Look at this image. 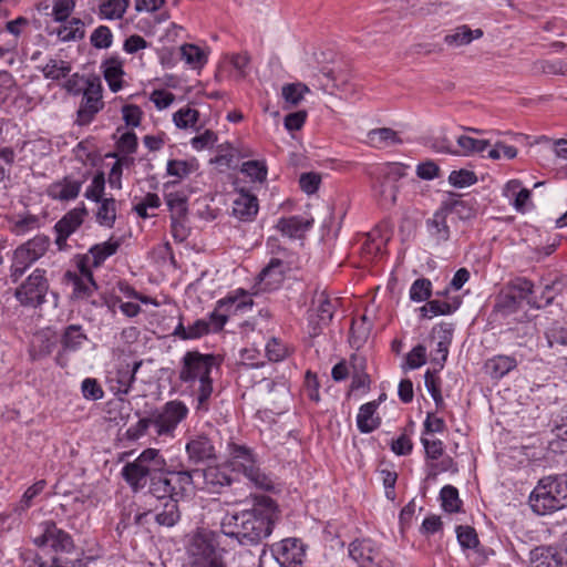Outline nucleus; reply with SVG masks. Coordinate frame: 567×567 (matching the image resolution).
<instances>
[{"label":"nucleus","mask_w":567,"mask_h":567,"mask_svg":"<svg viewBox=\"0 0 567 567\" xmlns=\"http://www.w3.org/2000/svg\"><path fill=\"white\" fill-rule=\"evenodd\" d=\"M274 515L271 501L265 505L257 504L250 509L227 513L220 522V532L236 538L241 545L258 544L271 534Z\"/></svg>","instance_id":"nucleus-1"},{"label":"nucleus","mask_w":567,"mask_h":567,"mask_svg":"<svg viewBox=\"0 0 567 567\" xmlns=\"http://www.w3.org/2000/svg\"><path fill=\"white\" fill-rule=\"evenodd\" d=\"M219 365L214 354H203L198 351H187L182 359L179 380L193 386L195 410L198 413L209 411V402L214 391L212 372Z\"/></svg>","instance_id":"nucleus-2"},{"label":"nucleus","mask_w":567,"mask_h":567,"mask_svg":"<svg viewBox=\"0 0 567 567\" xmlns=\"http://www.w3.org/2000/svg\"><path fill=\"white\" fill-rule=\"evenodd\" d=\"M529 505L538 515H547L567 506V475L540 478L530 493Z\"/></svg>","instance_id":"nucleus-3"},{"label":"nucleus","mask_w":567,"mask_h":567,"mask_svg":"<svg viewBox=\"0 0 567 567\" xmlns=\"http://www.w3.org/2000/svg\"><path fill=\"white\" fill-rule=\"evenodd\" d=\"M167 472V462L159 450L148 447L133 462L125 464L122 476L134 491L144 488L147 481Z\"/></svg>","instance_id":"nucleus-4"},{"label":"nucleus","mask_w":567,"mask_h":567,"mask_svg":"<svg viewBox=\"0 0 567 567\" xmlns=\"http://www.w3.org/2000/svg\"><path fill=\"white\" fill-rule=\"evenodd\" d=\"M372 195L381 207H392L396 202L398 183L405 176V166L399 163H383L369 169Z\"/></svg>","instance_id":"nucleus-5"},{"label":"nucleus","mask_w":567,"mask_h":567,"mask_svg":"<svg viewBox=\"0 0 567 567\" xmlns=\"http://www.w3.org/2000/svg\"><path fill=\"white\" fill-rule=\"evenodd\" d=\"M50 247V238L45 235H37L28 241L19 245L12 254L10 265V278L17 282L25 271L41 257Z\"/></svg>","instance_id":"nucleus-6"},{"label":"nucleus","mask_w":567,"mask_h":567,"mask_svg":"<svg viewBox=\"0 0 567 567\" xmlns=\"http://www.w3.org/2000/svg\"><path fill=\"white\" fill-rule=\"evenodd\" d=\"M188 413L187 405L179 400H171L154 410L151 415L156 435L173 439L177 426L187 417Z\"/></svg>","instance_id":"nucleus-7"},{"label":"nucleus","mask_w":567,"mask_h":567,"mask_svg":"<svg viewBox=\"0 0 567 567\" xmlns=\"http://www.w3.org/2000/svg\"><path fill=\"white\" fill-rule=\"evenodd\" d=\"M229 455L234 468L241 471L244 475L256 486L269 488L271 481L264 474L256 464L252 451L245 445L230 443L228 445Z\"/></svg>","instance_id":"nucleus-8"},{"label":"nucleus","mask_w":567,"mask_h":567,"mask_svg":"<svg viewBox=\"0 0 567 567\" xmlns=\"http://www.w3.org/2000/svg\"><path fill=\"white\" fill-rule=\"evenodd\" d=\"M349 557L358 567H393L381 547L370 538H357L348 546Z\"/></svg>","instance_id":"nucleus-9"},{"label":"nucleus","mask_w":567,"mask_h":567,"mask_svg":"<svg viewBox=\"0 0 567 567\" xmlns=\"http://www.w3.org/2000/svg\"><path fill=\"white\" fill-rule=\"evenodd\" d=\"M44 269H34L28 278L16 289L14 297L25 307H38L45 301L49 281Z\"/></svg>","instance_id":"nucleus-10"},{"label":"nucleus","mask_w":567,"mask_h":567,"mask_svg":"<svg viewBox=\"0 0 567 567\" xmlns=\"http://www.w3.org/2000/svg\"><path fill=\"white\" fill-rule=\"evenodd\" d=\"M103 87L99 79H87L82 93V100L76 112L75 123L80 126L89 125L95 115L104 107Z\"/></svg>","instance_id":"nucleus-11"},{"label":"nucleus","mask_w":567,"mask_h":567,"mask_svg":"<svg viewBox=\"0 0 567 567\" xmlns=\"http://www.w3.org/2000/svg\"><path fill=\"white\" fill-rule=\"evenodd\" d=\"M219 534L208 528H197L189 538L187 550L193 558L192 561L208 559L219 555Z\"/></svg>","instance_id":"nucleus-12"},{"label":"nucleus","mask_w":567,"mask_h":567,"mask_svg":"<svg viewBox=\"0 0 567 567\" xmlns=\"http://www.w3.org/2000/svg\"><path fill=\"white\" fill-rule=\"evenodd\" d=\"M271 550L281 567H303L307 546L301 539L285 538L274 544Z\"/></svg>","instance_id":"nucleus-13"},{"label":"nucleus","mask_w":567,"mask_h":567,"mask_svg":"<svg viewBox=\"0 0 567 567\" xmlns=\"http://www.w3.org/2000/svg\"><path fill=\"white\" fill-rule=\"evenodd\" d=\"M38 547H51L54 551H71L73 540L71 536L59 528L52 520H45L40 525V534L33 538Z\"/></svg>","instance_id":"nucleus-14"},{"label":"nucleus","mask_w":567,"mask_h":567,"mask_svg":"<svg viewBox=\"0 0 567 567\" xmlns=\"http://www.w3.org/2000/svg\"><path fill=\"white\" fill-rule=\"evenodd\" d=\"M251 298L243 290H238L235 295L227 296L217 302V308L209 315L210 331H220L227 322L228 316L220 312L225 308L227 312L238 311L246 307H251Z\"/></svg>","instance_id":"nucleus-15"},{"label":"nucleus","mask_w":567,"mask_h":567,"mask_svg":"<svg viewBox=\"0 0 567 567\" xmlns=\"http://www.w3.org/2000/svg\"><path fill=\"white\" fill-rule=\"evenodd\" d=\"M340 301L338 298H331L326 291L317 292L313 298V306L316 311L317 321L310 320L311 336H318L323 327H327L333 315L339 307Z\"/></svg>","instance_id":"nucleus-16"},{"label":"nucleus","mask_w":567,"mask_h":567,"mask_svg":"<svg viewBox=\"0 0 567 567\" xmlns=\"http://www.w3.org/2000/svg\"><path fill=\"white\" fill-rule=\"evenodd\" d=\"M185 451L188 461L193 464L216 460V449L212 440L205 434L190 436L186 443Z\"/></svg>","instance_id":"nucleus-17"},{"label":"nucleus","mask_w":567,"mask_h":567,"mask_svg":"<svg viewBox=\"0 0 567 567\" xmlns=\"http://www.w3.org/2000/svg\"><path fill=\"white\" fill-rule=\"evenodd\" d=\"M142 363V361H136L133 365L128 363L120 364L109 377L111 391H113L114 394H127L135 382V375Z\"/></svg>","instance_id":"nucleus-18"},{"label":"nucleus","mask_w":567,"mask_h":567,"mask_svg":"<svg viewBox=\"0 0 567 567\" xmlns=\"http://www.w3.org/2000/svg\"><path fill=\"white\" fill-rule=\"evenodd\" d=\"M78 268L79 272L68 271L65 274V278L68 282L72 285L73 297L76 299H85L93 293V291L96 289V285L93 279L91 269L79 264Z\"/></svg>","instance_id":"nucleus-19"},{"label":"nucleus","mask_w":567,"mask_h":567,"mask_svg":"<svg viewBox=\"0 0 567 567\" xmlns=\"http://www.w3.org/2000/svg\"><path fill=\"white\" fill-rule=\"evenodd\" d=\"M196 476L199 480V488L209 493H218L231 483L227 473L218 466H208L205 470L197 468Z\"/></svg>","instance_id":"nucleus-20"},{"label":"nucleus","mask_w":567,"mask_h":567,"mask_svg":"<svg viewBox=\"0 0 567 567\" xmlns=\"http://www.w3.org/2000/svg\"><path fill=\"white\" fill-rule=\"evenodd\" d=\"M82 184V181L74 179L71 176H65L62 179L50 184L47 188V194L54 200H74L81 192Z\"/></svg>","instance_id":"nucleus-21"},{"label":"nucleus","mask_w":567,"mask_h":567,"mask_svg":"<svg viewBox=\"0 0 567 567\" xmlns=\"http://www.w3.org/2000/svg\"><path fill=\"white\" fill-rule=\"evenodd\" d=\"M85 215V207L74 208L65 214L63 218L55 224V230L58 233L55 241L60 248L65 245L68 237L82 225Z\"/></svg>","instance_id":"nucleus-22"},{"label":"nucleus","mask_w":567,"mask_h":567,"mask_svg":"<svg viewBox=\"0 0 567 567\" xmlns=\"http://www.w3.org/2000/svg\"><path fill=\"white\" fill-rule=\"evenodd\" d=\"M171 474V482L174 487L175 498L189 496L199 488V480L196 476L197 468L190 471L166 472Z\"/></svg>","instance_id":"nucleus-23"},{"label":"nucleus","mask_w":567,"mask_h":567,"mask_svg":"<svg viewBox=\"0 0 567 567\" xmlns=\"http://www.w3.org/2000/svg\"><path fill=\"white\" fill-rule=\"evenodd\" d=\"M120 247L118 241L107 240L92 246L87 254L83 255L79 260V265H83L91 269V267H100L109 257L116 254Z\"/></svg>","instance_id":"nucleus-24"},{"label":"nucleus","mask_w":567,"mask_h":567,"mask_svg":"<svg viewBox=\"0 0 567 567\" xmlns=\"http://www.w3.org/2000/svg\"><path fill=\"white\" fill-rule=\"evenodd\" d=\"M450 221L451 218L442 206L426 220L427 233L437 245L450 239Z\"/></svg>","instance_id":"nucleus-25"},{"label":"nucleus","mask_w":567,"mask_h":567,"mask_svg":"<svg viewBox=\"0 0 567 567\" xmlns=\"http://www.w3.org/2000/svg\"><path fill=\"white\" fill-rule=\"evenodd\" d=\"M313 220L302 216L281 217L276 224V229L289 238H299L310 229Z\"/></svg>","instance_id":"nucleus-26"},{"label":"nucleus","mask_w":567,"mask_h":567,"mask_svg":"<svg viewBox=\"0 0 567 567\" xmlns=\"http://www.w3.org/2000/svg\"><path fill=\"white\" fill-rule=\"evenodd\" d=\"M50 35H56L62 42L82 40L85 35L84 23L80 18H72L56 28H49Z\"/></svg>","instance_id":"nucleus-27"},{"label":"nucleus","mask_w":567,"mask_h":567,"mask_svg":"<svg viewBox=\"0 0 567 567\" xmlns=\"http://www.w3.org/2000/svg\"><path fill=\"white\" fill-rule=\"evenodd\" d=\"M286 266L279 258H271L267 267H265L258 276L259 284L264 285V289L277 288L284 279Z\"/></svg>","instance_id":"nucleus-28"},{"label":"nucleus","mask_w":567,"mask_h":567,"mask_svg":"<svg viewBox=\"0 0 567 567\" xmlns=\"http://www.w3.org/2000/svg\"><path fill=\"white\" fill-rule=\"evenodd\" d=\"M258 213L256 196L240 192L233 204V214L240 220H251Z\"/></svg>","instance_id":"nucleus-29"},{"label":"nucleus","mask_w":567,"mask_h":567,"mask_svg":"<svg viewBox=\"0 0 567 567\" xmlns=\"http://www.w3.org/2000/svg\"><path fill=\"white\" fill-rule=\"evenodd\" d=\"M103 75L112 92H118L124 75L123 61L118 56H111L102 63Z\"/></svg>","instance_id":"nucleus-30"},{"label":"nucleus","mask_w":567,"mask_h":567,"mask_svg":"<svg viewBox=\"0 0 567 567\" xmlns=\"http://www.w3.org/2000/svg\"><path fill=\"white\" fill-rule=\"evenodd\" d=\"M455 142L454 156H473L483 153L489 146L487 140H478L465 134L455 136Z\"/></svg>","instance_id":"nucleus-31"},{"label":"nucleus","mask_w":567,"mask_h":567,"mask_svg":"<svg viewBox=\"0 0 567 567\" xmlns=\"http://www.w3.org/2000/svg\"><path fill=\"white\" fill-rule=\"evenodd\" d=\"M517 367V360L512 355H495L485 362L486 373L492 379L499 380Z\"/></svg>","instance_id":"nucleus-32"},{"label":"nucleus","mask_w":567,"mask_h":567,"mask_svg":"<svg viewBox=\"0 0 567 567\" xmlns=\"http://www.w3.org/2000/svg\"><path fill=\"white\" fill-rule=\"evenodd\" d=\"M173 122L178 128H192L196 132H199L205 126V123L200 122L199 111L189 105H185L176 111L173 114Z\"/></svg>","instance_id":"nucleus-33"},{"label":"nucleus","mask_w":567,"mask_h":567,"mask_svg":"<svg viewBox=\"0 0 567 567\" xmlns=\"http://www.w3.org/2000/svg\"><path fill=\"white\" fill-rule=\"evenodd\" d=\"M367 143L375 148H386L402 143V140L394 130L390 127H380L368 132Z\"/></svg>","instance_id":"nucleus-34"},{"label":"nucleus","mask_w":567,"mask_h":567,"mask_svg":"<svg viewBox=\"0 0 567 567\" xmlns=\"http://www.w3.org/2000/svg\"><path fill=\"white\" fill-rule=\"evenodd\" d=\"M378 401L363 404L357 415V425L361 433H370L379 427L380 417L377 415Z\"/></svg>","instance_id":"nucleus-35"},{"label":"nucleus","mask_w":567,"mask_h":567,"mask_svg":"<svg viewBox=\"0 0 567 567\" xmlns=\"http://www.w3.org/2000/svg\"><path fill=\"white\" fill-rule=\"evenodd\" d=\"M508 290L519 300L526 301L533 308H542V301L533 296L534 285L526 278H516L508 284Z\"/></svg>","instance_id":"nucleus-36"},{"label":"nucleus","mask_w":567,"mask_h":567,"mask_svg":"<svg viewBox=\"0 0 567 567\" xmlns=\"http://www.w3.org/2000/svg\"><path fill=\"white\" fill-rule=\"evenodd\" d=\"M181 518L177 498H167L156 507L155 520L161 526L172 527Z\"/></svg>","instance_id":"nucleus-37"},{"label":"nucleus","mask_w":567,"mask_h":567,"mask_svg":"<svg viewBox=\"0 0 567 567\" xmlns=\"http://www.w3.org/2000/svg\"><path fill=\"white\" fill-rule=\"evenodd\" d=\"M210 332V323L205 319H198L193 324L185 327L182 320L173 331V336L181 340H194Z\"/></svg>","instance_id":"nucleus-38"},{"label":"nucleus","mask_w":567,"mask_h":567,"mask_svg":"<svg viewBox=\"0 0 567 567\" xmlns=\"http://www.w3.org/2000/svg\"><path fill=\"white\" fill-rule=\"evenodd\" d=\"M504 196L514 205L517 212H525L530 199V190L520 187V182L509 181L504 187Z\"/></svg>","instance_id":"nucleus-39"},{"label":"nucleus","mask_w":567,"mask_h":567,"mask_svg":"<svg viewBox=\"0 0 567 567\" xmlns=\"http://www.w3.org/2000/svg\"><path fill=\"white\" fill-rule=\"evenodd\" d=\"M483 35L481 29L472 30L467 25H460L453 30L452 33L446 34L444 42L450 47H463L470 44L474 39H480Z\"/></svg>","instance_id":"nucleus-40"},{"label":"nucleus","mask_w":567,"mask_h":567,"mask_svg":"<svg viewBox=\"0 0 567 567\" xmlns=\"http://www.w3.org/2000/svg\"><path fill=\"white\" fill-rule=\"evenodd\" d=\"M87 340V336L80 324L68 326L61 337V344L64 351H76Z\"/></svg>","instance_id":"nucleus-41"},{"label":"nucleus","mask_w":567,"mask_h":567,"mask_svg":"<svg viewBox=\"0 0 567 567\" xmlns=\"http://www.w3.org/2000/svg\"><path fill=\"white\" fill-rule=\"evenodd\" d=\"M441 206L450 216L451 220H453L454 217L467 220L475 215V210L470 203L460 198L447 199L443 202Z\"/></svg>","instance_id":"nucleus-42"},{"label":"nucleus","mask_w":567,"mask_h":567,"mask_svg":"<svg viewBox=\"0 0 567 567\" xmlns=\"http://www.w3.org/2000/svg\"><path fill=\"white\" fill-rule=\"evenodd\" d=\"M130 6V0H105L99 7V17L104 20L122 19Z\"/></svg>","instance_id":"nucleus-43"},{"label":"nucleus","mask_w":567,"mask_h":567,"mask_svg":"<svg viewBox=\"0 0 567 567\" xmlns=\"http://www.w3.org/2000/svg\"><path fill=\"white\" fill-rule=\"evenodd\" d=\"M198 163L196 159H171L167 162V175L176 177L178 181L188 177L192 173L196 172Z\"/></svg>","instance_id":"nucleus-44"},{"label":"nucleus","mask_w":567,"mask_h":567,"mask_svg":"<svg viewBox=\"0 0 567 567\" xmlns=\"http://www.w3.org/2000/svg\"><path fill=\"white\" fill-rule=\"evenodd\" d=\"M100 206L96 212V219L100 225L105 227H113L116 219V202L114 198H104L100 200Z\"/></svg>","instance_id":"nucleus-45"},{"label":"nucleus","mask_w":567,"mask_h":567,"mask_svg":"<svg viewBox=\"0 0 567 567\" xmlns=\"http://www.w3.org/2000/svg\"><path fill=\"white\" fill-rule=\"evenodd\" d=\"M389 239V234H385L382 227L378 226L367 234L364 249L369 254H381Z\"/></svg>","instance_id":"nucleus-46"},{"label":"nucleus","mask_w":567,"mask_h":567,"mask_svg":"<svg viewBox=\"0 0 567 567\" xmlns=\"http://www.w3.org/2000/svg\"><path fill=\"white\" fill-rule=\"evenodd\" d=\"M181 55L186 64L193 69L202 68L207 61L204 51L195 44H183L181 47Z\"/></svg>","instance_id":"nucleus-47"},{"label":"nucleus","mask_w":567,"mask_h":567,"mask_svg":"<svg viewBox=\"0 0 567 567\" xmlns=\"http://www.w3.org/2000/svg\"><path fill=\"white\" fill-rule=\"evenodd\" d=\"M442 508L447 513H458L462 508V501L458 491L452 485H445L440 492Z\"/></svg>","instance_id":"nucleus-48"},{"label":"nucleus","mask_w":567,"mask_h":567,"mask_svg":"<svg viewBox=\"0 0 567 567\" xmlns=\"http://www.w3.org/2000/svg\"><path fill=\"white\" fill-rule=\"evenodd\" d=\"M71 70L72 68L69 62L63 60L51 59L42 68V73L45 79L58 81L64 79L71 72Z\"/></svg>","instance_id":"nucleus-49"},{"label":"nucleus","mask_w":567,"mask_h":567,"mask_svg":"<svg viewBox=\"0 0 567 567\" xmlns=\"http://www.w3.org/2000/svg\"><path fill=\"white\" fill-rule=\"evenodd\" d=\"M150 491L156 498L162 499L163 502L167 498H175L171 478L166 476L157 475L151 480Z\"/></svg>","instance_id":"nucleus-50"},{"label":"nucleus","mask_w":567,"mask_h":567,"mask_svg":"<svg viewBox=\"0 0 567 567\" xmlns=\"http://www.w3.org/2000/svg\"><path fill=\"white\" fill-rule=\"evenodd\" d=\"M454 310L455 307H452L449 302L441 300H431L420 308L422 318L426 319H432L433 317L441 315H450Z\"/></svg>","instance_id":"nucleus-51"},{"label":"nucleus","mask_w":567,"mask_h":567,"mask_svg":"<svg viewBox=\"0 0 567 567\" xmlns=\"http://www.w3.org/2000/svg\"><path fill=\"white\" fill-rule=\"evenodd\" d=\"M309 92V87L300 82L290 83L282 86V97L291 105H297L303 99L305 94Z\"/></svg>","instance_id":"nucleus-52"},{"label":"nucleus","mask_w":567,"mask_h":567,"mask_svg":"<svg viewBox=\"0 0 567 567\" xmlns=\"http://www.w3.org/2000/svg\"><path fill=\"white\" fill-rule=\"evenodd\" d=\"M266 355L270 361L279 362L289 354V348L279 339L271 338L266 343Z\"/></svg>","instance_id":"nucleus-53"},{"label":"nucleus","mask_w":567,"mask_h":567,"mask_svg":"<svg viewBox=\"0 0 567 567\" xmlns=\"http://www.w3.org/2000/svg\"><path fill=\"white\" fill-rule=\"evenodd\" d=\"M41 220L35 215L28 214L24 216H19L13 223L12 231L19 236L25 235L27 233L39 228Z\"/></svg>","instance_id":"nucleus-54"},{"label":"nucleus","mask_w":567,"mask_h":567,"mask_svg":"<svg viewBox=\"0 0 567 567\" xmlns=\"http://www.w3.org/2000/svg\"><path fill=\"white\" fill-rule=\"evenodd\" d=\"M547 346H567V327L559 323H553L545 332Z\"/></svg>","instance_id":"nucleus-55"},{"label":"nucleus","mask_w":567,"mask_h":567,"mask_svg":"<svg viewBox=\"0 0 567 567\" xmlns=\"http://www.w3.org/2000/svg\"><path fill=\"white\" fill-rule=\"evenodd\" d=\"M432 284L426 278L416 279L410 288V298L415 302L425 301L431 297Z\"/></svg>","instance_id":"nucleus-56"},{"label":"nucleus","mask_w":567,"mask_h":567,"mask_svg":"<svg viewBox=\"0 0 567 567\" xmlns=\"http://www.w3.org/2000/svg\"><path fill=\"white\" fill-rule=\"evenodd\" d=\"M371 331L370 322L352 321L350 343L352 347L360 348L368 339Z\"/></svg>","instance_id":"nucleus-57"},{"label":"nucleus","mask_w":567,"mask_h":567,"mask_svg":"<svg viewBox=\"0 0 567 567\" xmlns=\"http://www.w3.org/2000/svg\"><path fill=\"white\" fill-rule=\"evenodd\" d=\"M75 0H53L52 17L55 22H65L74 11Z\"/></svg>","instance_id":"nucleus-58"},{"label":"nucleus","mask_w":567,"mask_h":567,"mask_svg":"<svg viewBox=\"0 0 567 567\" xmlns=\"http://www.w3.org/2000/svg\"><path fill=\"white\" fill-rule=\"evenodd\" d=\"M427 468V477H435L437 474L443 472H456V464L453 461V458L449 455H443L437 461L427 462L426 463Z\"/></svg>","instance_id":"nucleus-59"},{"label":"nucleus","mask_w":567,"mask_h":567,"mask_svg":"<svg viewBox=\"0 0 567 567\" xmlns=\"http://www.w3.org/2000/svg\"><path fill=\"white\" fill-rule=\"evenodd\" d=\"M91 44L95 49H109L113 43V34L109 27H97L90 37Z\"/></svg>","instance_id":"nucleus-60"},{"label":"nucleus","mask_w":567,"mask_h":567,"mask_svg":"<svg viewBox=\"0 0 567 567\" xmlns=\"http://www.w3.org/2000/svg\"><path fill=\"white\" fill-rule=\"evenodd\" d=\"M104 189L105 177L102 172H99L93 176L91 184L87 186L84 193V196L90 200L99 203L100 200H103L102 196L104 194Z\"/></svg>","instance_id":"nucleus-61"},{"label":"nucleus","mask_w":567,"mask_h":567,"mask_svg":"<svg viewBox=\"0 0 567 567\" xmlns=\"http://www.w3.org/2000/svg\"><path fill=\"white\" fill-rule=\"evenodd\" d=\"M25 567H74V563L70 565L69 561H63L61 558L54 557L50 565H48L41 556L35 553H29L24 556Z\"/></svg>","instance_id":"nucleus-62"},{"label":"nucleus","mask_w":567,"mask_h":567,"mask_svg":"<svg viewBox=\"0 0 567 567\" xmlns=\"http://www.w3.org/2000/svg\"><path fill=\"white\" fill-rule=\"evenodd\" d=\"M241 172L254 182H264L267 177V167L258 161H248L243 164Z\"/></svg>","instance_id":"nucleus-63"},{"label":"nucleus","mask_w":567,"mask_h":567,"mask_svg":"<svg viewBox=\"0 0 567 567\" xmlns=\"http://www.w3.org/2000/svg\"><path fill=\"white\" fill-rule=\"evenodd\" d=\"M217 134L212 130H205L203 133L190 138V146L193 150L200 152L210 148L217 142Z\"/></svg>","instance_id":"nucleus-64"}]
</instances>
